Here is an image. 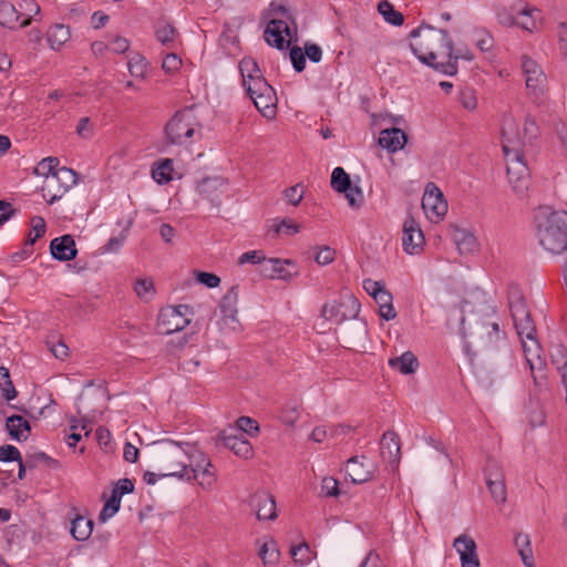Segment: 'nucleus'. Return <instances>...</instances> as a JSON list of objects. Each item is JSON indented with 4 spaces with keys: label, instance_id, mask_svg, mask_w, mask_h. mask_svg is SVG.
I'll return each mask as SVG.
<instances>
[{
    "label": "nucleus",
    "instance_id": "b1692460",
    "mask_svg": "<svg viewBox=\"0 0 567 567\" xmlns=\"http://www.w3.org/2000/svg\"><path fill=\"white\" fill-rule=\"evenodd\" d=\"M444 55L446 56V61H440L439 65H435V70L444 73L446 75H454L457 72V61L458 59H464L471 61L474 59L473 53L470 50H457L455 51L453 48L452 41H450V45L446 51H444Z\"/></svg>",
    "mask_w": 567,
    "mask_h": 567
},
{
    "label": "nucleus",
    "instance_id": "c85d7f7f",
    "mask_svg": "<svg viewBox=\"0 0 567 567\" xmlns=\"http://www.w3.org/2000/svg\"><path fill=\"white\" fill-rule=\"evenodd\" d=\"M71 38L70 28L62 23H55L47 31V41L49 47L59 51Z\"/></svg>",
    "mask_w": 567,
    "mask_h": 567
},
{
    "label": "nucleus",
    "instance_id": "e2e57ef3",
    "mask_svg": "<svg viewBox=\"0 0 567 567\" xmlns=\"http://www.w3.org/2000/svg\"><path fill=\"white\" fill-rule=\"evenodd\" d=\"M182 66V59L175 53H168L163 59L162 68L167 73H173Z\"/></svg>",
    "mask_w": 567,
    "mask_h": 567
},
{
    "label": "nucleus",
    "instance_id": "09e8293b",
    "mask_svg": "<svg viewBox=\"0 0 567 567\" xmlns=\"http://www.w3.org/2000/svg\"><path fill=\"white\" fill-rule=\"evenodd\" d=\"M127 68L132 76L143 78L146 70V61L140 54H134L127 62Z\"/></svg>",
    "mask_w": 567,
    "mask_h": 567
},
{
    "label": "nucleus",
    "instance_id": "f3484780",
    "mask_svg": "<svg viewBox=\"0 0 567 567\" xmlns=\"http://www.w3.org/2000/svg\"><path fill=\"white\" fill-rule=\"evenodd\" d=\"M248 505L256 513L259 520H274L277 518L274 496L266 491H257L249 499Z\"/></svg>",
    "mask_w": 567,
    "mask_h": 567
},
{
    "label": "nucleus",
    "instance_id": "4d7b16f0",
    "mask_svg": "<svg viewBox=\"0 0 567 567\" xmlns=\"http://www.w3.org/2000/svg\"><path fill=\"white\" fill-rule=\"evenodd\" d=\"M476 47L482 52H491L494 48V39L493 37L485 30H480L476 32Z\"/></svg>",
    "mask_w": 567,
    "mask_h": 567
},
{
    "label": "nucleus",
    "instance_id": "69168bd1",
    "mask_svg": "<svg viewBox=\"0 0 567 567\" xmlns=\"http://www.w3.org/2000/svg\"><path fill=\"white\" fill-rule=\"evenodd\" d=\"M300 184L291 186L285 190V198L292 206H297L303 198V192L299 190Z\"/></svg>",
    "mask_w": 567,
    "mask_h": 567
},
{
    "label": "nucleus",
    "instance_id": "6ab92c4d",
    "mask_svg": "<svg viewBox=\"0 0 567 567\" xmlns=\"http://www.w3.org/2000/svg\"><path fill=\"white\" fill-rule=\"evenodd\" d=\"M453 547L460 554L462 567H480L475 540L463 534L454 539Z\"/></svg>",
    "mask_w": 567,
    "mask_h": 567
},
{
    "label": "nucleus",
    "instance_id": "cd10ccee",
    "mask_svg": "<svg viewBox=\"0 0 567 567\" xmlns=\"http://www.w3.org/2000/svg\"><path fill=\"white\" fill-rule=\"evenodd\" d=\"M381 455L389 463L399 462L400 442L395 432L389 431L383 434L381 440Z\"/></svg>",
    "mask_w": 567,
    "mask_h": 567
},
{
    "label": "nucleus",
    "instance_id": "f704fd0d",
    "mask_svg": "<svg viewBox=\"0 0 567 567\" xmlns=\"http://www.w3.org/2000/svg\"><path fill=\"white\" fill-rule=\"evenodd\" d=\"M93 525V520L83 516H76L71 522V535L79 542L86 540L92 534Z\"/></svg>",
    "mask_w": 567,
    "mask_h": 567
},
{
    "label": "nucleus",
    "instance_id": "aec40b11",
    "mask_svg": "<svg viewBox=\"0 0 567 567\" xmlns=\"http://www.w3.org/2000/svg\"><path fill=\"white\" fill-rule=\"evenodd\" d=\"M226 184V179L223 177H206L197 184V192L214 206L218 207L221 203V196Z\"/></svg>",
    "mask_w": 567,
    "mask_h": 567
},
{
    "label": "nucleus",
    "instance_id": "f03ea898",
    "mask_svg": "<svg viewBox=\"0 0 567 567\" xmlns=\"http://www.w3.org/2000/svg\"><path fill=\"white\" fill-rule=\"evenodd\" d=\"M410 48L414 55L425 65L435 69L440 61V49H447L450 45V35L447 30L437 29L430 24L422 23L419 28L410 32Z\"/></svg>",
    "mask_w": 567,
    "mask_h": 567
},
{
    "label": "nucleus",
    "instance_id": "49530a36",
    "mask_svg": "<svg viewBox=\"0 0 567 567\" xmlns=\"http://www.w3.org/2000/svg\"><path fill=\"white\" fill-rule=\"evenodd\" d=\"M259 557L265 565L274 564L279 558V550L276 543L271 539L269 543H265L259 549Z\"/></svg>",
    "mask_w": 567,
    "mask_h": 567
},
{
    "label": "nucleus",
    "instance_id": "c756f323",
    "mask_svg": "<svg viewBox=\"0 0 567 567\" xmlns=\"http://www.w3.org/2000/svg\"><path fill=\"white\" fill-rule=\"evenodd\" d=\"M452 237L460 254L462 255L471 254L477 248L475 236L464 228L455 227L452 231Z\"/></svg>",
    "mask_w": 567,
    "mask_h": 567
},
{
    "label": "nucleus",
    "instance_id": "de8ad7c7",
    "mask_svg": "<svg viewBox=\"0 0 567 567\" xmlns=\"http://www.w3.org/2000/svg\"><path fill=\"white\" fill-rule=\"evenodd\" d=\"M477 332L483 337L486 334V342L492 343L499 338V326L496 321H486L482 322L480 327H477Z\"/></svg>",
    "mask_w": 567,
    "mask_h": 567
},
{
    "label": "nucleus",
    "instance_id": "1a4fd4ad",
    "mask_svg": "<svg viewBox=\"0 0 567 567\" xmlns=\"http://www.w3.org/2000/svg\"><path fill=\"white\" fill-rule=\"evenodd\" d=\"M190 315L193 310L188 305L167 306L158 315V328L164 334L183 330L190 323Z\"/></svg>",
    "mask_w": 567,
    "mask_h": 567
},
{
    "label": "nucleus",
    "instance_id": "a18cd8bd",
    "mask_svg": "<svg viewBox=\"0 0 567 567\" xmlns=\"http://www.w3.org/2000/svg\"><path fill=\"white\" fill-rule=\"evenodd\" d=\"M121 505V498L117 495L112 494L107 502L104 504L102 511L99 514V520L104 523L113 515L117 513Z\"/></svg>",
    "mask_w": 567,
    "mask_h": 567
},
{
    "label": "nucleus",
    "instance_id": "338daca9",
    "mask_svg": "<svg viewBox=\"0 0 567 567\" xmlns=\"http://www.w3.org/2000/svg\"><path fill=\"white\" fill-rule=\"evenodd\" d=\"M134 491V484L130 478L120 480L115 487L112 489V494L117 495L122 498L123 495L130 494Z\"/></svg>",
    "mask_w": 567,
    "mask_h": 567
},
{
    "label": "nucleus",
    "instance_id": "79ce46f5",
    "mask_svg": "<svg viewBox=\"0 0 567 567\" xmlns=\"http://www.w3.org/2000/svg\"><path fill=\"white\" fill-rule=\"evenodd\" d=\"M0 390L1 395L7 400L11 401L17 398L18 392L10 379L9 370L4 367H0Z\"/></svg>",
    "mask_w": 567,
    "mask_h": 567
},
{
    "label": "nucleus",
    "instance_id": "9d476101",
    "mask_svg": "<svg viewBox=\"0 0 567 567\" xmlns=\"http://www.w3.org/2000/svg\"><path fill=\"white\" fill-rule=\"evenodd\" d=\"M188 467V474L185 475L188 481L196 480L205 489H210L214 486L216 482L215 468L204 453L197 451L190 454Z\"/></svg>",
    "mask_w": 567,
    "mask_h": 567
},
{
    "label": "nucleus",
    "instance_id": "393cba45",
    "mask_svg": "<svg viewBox=\"0 0 567 567\" xmlns=\"http://www.w3.org/2000/svg\"><path fill=\"white\" fill-rule=\"evenodd\" d=\"M406 141V134L398 127L382 130L379 136V145L391 153L402 150Z\"/></svg>",
    "mask_w": 567,
    "mask_h": 567
},
{
    "label": "nucleus",
    "instance_id": "c03bdc74",
    "mask_svg": "<svg viewBox=\"0 0 567 567\" xmlns=\"http://www.w3.org/2000/svg\"><path fill=\"white\" fill-rule=\"evenodd\" d=\"M134 291L141 299L145 301L151 300L155 295V287L153 280L150 278L137 279L134 285Z\"/></svg>",
    "mask_w": 567,
    "mask_h": 567
},
{
    "label": "nucleus",
    "instance_id": "e433bc0d",
    "mask_svg": "<svg viewBox=\"0 0 567 567\" xmlns=\"http://www.w3.org/2000/svg\"><path fill=\"white\" fill-rule=\"evenodd\" d=\"M518 554L526 567H536L533 557L530 539L527 534L518 533L514 539Z\"/></svg>",
    "mask_w": 567,
    "mask_h": 567
},
{
    "label": "nucleus",
    "instance_id": "bf43d9fd",
    "mask_svg": "<svg viewBox=\"0 0 567 567\" xmlns=\"http://www.w3.org/2000/svg\"><path fill=\"white\" fill-rule=\"evenodd\" d=\"M458 100L461 104L467 110H474L477 105L475 92L471 87L461 90L458 93Z\"/></svg>",
    "mask_w": 567,
    "mask_h": 567
},
{
    "label": "nucleus",
    "instance_id": "5701e85b",
    "mask_svg": "<svg viewBox=\"0 0 567 567\" xmlns=\"http://www.w3.org/2000/svg\"><path fill=\"white\" fill-rule=\"evenodd\" d=\"M365 456H353L347 461L346 473L352 483L361 484L373 477V470L370 464H365Z\"/></svg>",
    "mask_w": 567,
    "mask_h": 567
},
{
    "label": "nucleus",
    "instance_id": "864d4df0",
    "mask_svg": "<svg viewBox=\"0 0 567 567\" xmlns=\"http://www.w3.org/2000/svg\"><path fill=\"white\" fill-rule=\"evenodd\" d=\"M290 555L295 563H300L301 565L310 561V547L307 543H302L298 546H292L290 549Z\"/></svg>",
    "mask_w": 567,
    "mask_h": 567
},
{
    "label": "nucleus",
    "instance_id": "72a5a7b5",
    "mask_svg": "<svg viewBox=\"0 0 567 567\" xmlns=\"http://www.w3.org/2000/svg\"><path fill=\"white\" fill-rule=\"evenodd\" d=\"M254 101L255 106L257 110L265 116V117H274L276 114V102L277 96L276 92L271 91V93H265L256 95L251 99Z\"/></svg>",
    "mask_w": 567,
    "mask_h": 567
},
{
    "label": "nucleus",
    "instance_id": "3c124183",
    "mask_svg": "<svg viewBox=\"0 0 567 567\" xmlns=\"http://www.w3.org/2000/svg\"><path fill=\"white\" fill-rule=\"evenodd\" d=\"M172 161L165 159L156 169L153 171V178L158 183H167L172 179Z\"/></svg>",
    "mask_w": 567,
    "mask_h": 567
},
{
    "label": "nucleus",
    "instance_id": "603ef678",
    "mask_svg": "<svg viewBox=\"0 0 567 567\" xmlns=\"http://www.w3.org/2000/svg\"><path fill=\"white\" fill-rule=\"evenodd\" d=\"M238 432L255 436L259 432L258 422L249 416H240L237 421Z\"/></svg>",
    "mask_w": 567,
    "mask_h": 567
},
{
    "label": "nucleus",
    "instance_id": "473e14b6",
    "mask_svg": "<svg viewBox=\"0 0 567 567\" xmlns=\"http://www.w3.org/2000/svg\"><path fill=\"white\" fill-rule=\"evenodd\" d=\"M374 301L379 306V315L382 319L390 321L396 317V311L393 307V297L392 293L385 288L379 291L373 297Z\"/></svg>",
    "mask_w": 567,
    "mask_h": 567
},
{
    "label": "nucleus",
    "instance_id": "8fccbe9b",
    "mask_svg": "<svg viewBox=\"0 0 567 567\" xmlns=\"http://www.w3.org/2000/svg\"><path fill=\"white\" fill-rule=\"evenodd\" d=\"M271 230L274 231L275 235H278L280 233H285L287 235H295L299 233L300 225L296 224L290 218H284L280 223L274 224Z\"/></svg>",
    "mask_w": 567,
    "mask_h": 567
},
{
    "label": "nucleus",
    "instance_id": "f8f14e48",
    "mask_svg": "<svg viewBox=\"0 0 567 567\" xmlns=\"http://www.w3.org/2000/svg\"><path fill=\"white\" fill-rule=\"evenodd\" d=\"M76 183L78 174L75 171L68 167L58 168L53 172L51 177H48L42 188L43 192H48L49 194L58 188V192L53 193L50 198L47 199L48 204L52 205L54 202L59 200L63 194Z\"/></svg>",
    "mask_w": 567,
    "mask_h": 567
},
{
    "label": "nucleus",
    "instance_id": "680f3d73",
    "mask_svg": "<svg viewBox=\"0 0 567 567\" xmlns=\"http://www.w3.org/2000/svg\"><path fill=\"white\" fill-rule=\"evenodd\" d=\"M290 60L296 72H302L306 68V55L301 48L293 47L290 50Z\"/></svg>",
    "mask_w": 567,
    "mask_h": 567
},
{
    "label": "nucleus",
    "instance_id": "423d86ee",
    "mask_svg": "<svg viewBox=\"0 0 567 567\" xmlns=\"http://www.w3.org/2000/svg\"><path fill=\"white\" fill-rule=\"evenodd\" d=\"M276 13L280 17L274 18L267 24L264 38L265 41L270 45L278 50H284L286 48V40L284 38V33L288 38H292V30L290 23L293 25V31L296 32L297 27L293 20V17L289 9L280 6Z\"/></svg>",
    "mask_w": 567,
    "mask_h": 567
},
{
    "label": "nucleus",
    "instance_id": "a19ab883",
    "mask_svg": "<svg viewBox=\"0 0 567 567\" xmlns=\"http://www.w3.org/2000/svg\"><path fill=\"white\" fill-rule=\"evenodd\" d=\"M239 70L243 76L244 84H246L248 81L254 80V78L262 75L256 60L249 56L244 58L239 62Z\"/></svg>",
    "mask_w": 567,
    "mask_h": 567
},
{
    "label": "nucleus",
    "instance_id": "39448f33",
    "mask_svg": "<svg viewBox=\"0 0 567 567\" xmlns=\"http://www.w3.org/2000/svg\"><path fill=\"white\" fill-rule=\"evenodd\" d=\"M188 454L179 443L169 441L158 452V462L163 465L165 472L161 477L184 478L188 474Z\"/></svg>",
    "mask_w": 567,
    "mask_h": 567
},
{
    "label": "nucleus",
    "instance_id": "6e6552de",
    "mask_svg": "<svg viewBox=\"0 0 567 567\" xmlns=\"http://www.w3.org/2000/svg\"><path fill=\"white\" fill-rule=\"evenodd\" d=\"M360 302L353 295H344L339 300L326 302L321 316L337 324L344 320L355 319L360 312Z\"/></svg>",
    "mask_w": 567,
    "mask_h": 567
},
{
    "label": "nucleus",
    "instance_id": "4be33fe9",
    "mask_svg": "<svg viewBox=\"0 0 567 567\" xmlns=\"http://www.w3.org/2000/svg\"><path fill=\"white\" fill-rule=\"evenodd\" d=\"M50 251L52 257L60 261L73 260L78 255L76 245L71 235H63L52 239Z\"/></svg>",
    "mask_w": 567,
    "mask_h": 567
},
{
    "label": "nucleus",
    "instance_id": "412c9836",
    "mask_svg": "<svg viewBox=\"0 0 567 567\" xmlns=\"http://www.w3.org/2000/svg\"><path fill=\"white\" fill-rule=\"evenodd\" d=\"M532 12H537V9L528 4L523 6L520 2L513 3L509 7H496L497 21L504 27H514L516 24L517 17H526Z\"/></svg>",
    "mask_w": 567,
    "mask_h": 567
},
{
    "label": "nucleus",
    "instance_id": "c9c22d12",
    "mask_svg": "<svg viewBox=\"0 0 567 567\" xmlns=\"http://www.w3.org/2000/svg\"><path fill=\"white\" fill-rule=\"evenodd\" d=\"M288 259L281 260L277 258L267 259V265L264 266L262 271L270 278L289 279L291 274L285 268V265H290Z\"/></svg>",
    "mask_w": 567,
    "mask_h": 567
},
{
    "label": "nucleus",
    "instance_id": "4c0bfd02",
    "mask_svg": "<svg viewBox=\"0 0 567 567\" xmlns=\"http://www.w3.org/2000/svg\"><path fill=\"white\" fill-rule=\"evenodd\" d=\"M20 14L12 3L0 0V24L9 29H16Z\"/></svg>",
    "mask_w": 567,
    "mask_h": 567
},
{
    "label": "nucleus",
    "instance_id": "58836bf2",
    "mask_svg": "<svg viewBox=\"0 0 567 567\" xmlns=\"http://www.w3.org/2000/svg\"><path fill=\"white\" fill-rule=\"evenodd\" d=\"M378 11L383 16L384 20L395 27H400L404 22V17L396 11L388 0H381L378 4Z\"/></svg>",
    "mask_w": 567,
    "mask_h": 567
},
{
    "label": "nucleus",
    "instance_id": "bb28decb",
    "mask_svg": "<svg viewBox=\"0 0 567 567\" xmlns=\"http://www.w3.org/2000/svg\"><path fill=\"white\" fill-rule=\"evenodd\" d=\"M238 287L233 286L221 298L219 308L225 320L233 323H238L237 320V302H238Z\"/></svg>",
    "mask_w": 567,
    "mask_h": 567
},
{
    "label": "nucleus",
    "instance_id": "052dcab7",
    "mask_svg": "<svg viewBox=\"0 0 567 567\" xmlns=\"http://www.w3.org/2000/svg\"><path fill=\"white\" fill-rule=\"evenodd\" d=\"M0 461L1 462H13L17 461L21 463V454L18 447L13 445H2L0 446Z\"/></svg>",
    "mask_w": 567,
    "mask_h": 567
},
{
    "label": "nucleus",
    "instance_id": "13d9d810",
    "mask_svg": "<svg viewBox=\"0 0 567 567\" xmlns=\"http://www.w3.org/2000/svg\"><path fill=\"white\" fill-rule=\"evenodd\" d=\"M261 262H267V258L261 250L246 251L238 258V265H257Z\"/></svg>",
    "mask_w": 567,
    "mask_h": 567
},
{
    "label": "nucleus",
    "instance_id": "0eeeda50",
    "mask_svg": "<svg viewBox=\"0 0 567 567\" xmlns=\"http://www.w3.org/2000/svg\"><path fill=\"white\" fill-rule=\"evenodd\" d=\"M195 115L190 109L177 111L165 125V135L169 144L182 145L195 132Z\"/></svg>",
    "mask_w": 567,
    "mask_h": 567
},
{
    "label": "nucleus",
    "instance_id": "6e6d98bb",
    "mask_svg": "<svg viewBox=\"0 0 567 567\" xmlns=\"http://www.w3.org/2000/svg\"><path fill=\"white\" fill-rule=\"evenodd\" d=\"M280 419L287 426H293L299 419V409L296 404H287L280 414Z\"/></svg>",
    "mask_w": 567,
    "mask_h": 567
},
{
    "label": "nucleus",
    "instance_id": "7c9ffc66",
    "mask_svg": "<svg viewBox=\"0 0 567 567\" xmlns=\"http://www.w3.org/2000/svg\"><path fill=\"white\" fill-rule=\"evenodd\" d=\"M508 305L513 321L523 320L525 317L530 316L525 298L516 288L509 290Z\"/></svg>",
    "mask_w": 567,
    "mask_h": 567
},
{
    "label": "nucleus",
    "instance_id": "ddd939ff",
    "mask_svg": "<svg viewBox=\"0 0 567 567\" xmlns=\"http://www.w3.org/2000/svg\"><path fill=\"white\" fill-rule=\"evenodd\" d=\"M331 187L344 194L349 206L359 208L363 203V194L359 186L352 185L349 174L342 167H336L331 174Z\"/></svg>",
    "mask_w": 567,
    "mask_h": 567
},
{
    "label": "nucleus",
    "instance_id": "4468645a",
    "mask_svg": "<svg viewBox=\"0 0 567 567\" xmlns=\"http://www.w3.org/2000/svg\"><path fill=\"white\" fill-rule=\"evenodd\" d=\"M422 208L431 220H440L447 213L443 193L434 183H429L422 197Z\"/></svg>",
    "mask_w": 567,
    "mask_h": 567
},
{
    "label": "nucleus",
    "instance_id": "dca6fc26",
    "mask_svg": "<svg viewBox=\"0 0 567 567\" xmlns=\"http://www.w3.org/2000/svg\"><path fill=\"white\" fill-rule=\"evenodd\" d=\"M424 245V235L419 223L408 216L403 223L402 246L405 252L413 255L422 250Z\"/></svg>",
    "mask_w": 567,
    "mask_h": 567
},
{
    "label": "nucleus",
    "instance_id": "a878e982",
    "mask_svg": "<svg viewBox=\"0 0 567 567\" xmlns=\"http://www.w3.org/2000/svg\"><path fill=\"white\" fill-rule=\"evenodd\" d=\"M6 429L11 439L23 442L27 441L30 433V423L21 415L13 414L6 420Z\"/></svg>",
    "mask_w": 567,
    "mask_h": 567
},
{
    "label": "nucleus",
    "instance_id": "0e129e2a",
    "mask_svg": "<svg viewBox=\"0 0 567 567\" xmlns=\"http://www.w3.org/2000/svg\"><path fill=\"white\" fill-rule=\"evenodd\" d=\"M339 483L333 477H324L321 484V494L324 496H338L340 491Z\"/></svg>",
    "mask_w": 567,
    "mask_h": 567
},
{
    "label": "nucleus",
    "instance_id": "37998d69",
    "mask_svg": "<svg viewBox=\"0 0 567 567\" xmlns=\"http://www.w3.org/2000/svg\"><path fill=\"white\" fill-rule=\"evenodd\" d=\"M245 85L247 86V93L250 99L259 94L271 93V91H275L262 75L254 78V80L248 81Z\"/></svg>",
    "mask_w": 567,
    "mask_h": 567
},
{
    "label": "nucleus",
    "instance_id": "774afa93",
    "mask_svg": "<svg viewBox=\"0 0 567 567\" xmlns=\"http://www.w3.org/2000/svg\"><path fill=\"white\" fill-rule=\"evenodd\" d=\"M360 567H384V565L380 555L374 550H370Z\"/></svg>",
    "mask_w": 567,
    "mask_h": 567
},
{
    "label": "nucleus",
    "instance_id": "a211bd4d",
    "mask_svg": "<svg viewBox=\"0 0 567 567\" xmlns=\"http://www.w3.org/2000/svg\"><path fill=\"white\" fill-rule=\"evenodd\" d=\"M217 444L229 449L239 457L248 460L252 456L250 442L238 430H231L229 433L227 431L221 432L218 435Z\"/></svg>",
    "mask_w": 567,
    "mask_h": 567
},
{
    "label": "nucleus",
    "instance_id": "ea45409f",
    "mask_svg": "<svg viewBox=\"0 0 567 567\" xmlns=\"http://www.w3.org/2000/svg\"><path fill=\"white\" fill-rule=\"evenodd\" d=\"M155 35L157 41H159L164 47L173 48L177 31L172 24L167 22H159L156 27Z\"/></svg>",
    "mask_w": 567,
    "mask_h": 567
},
{
    "label": "nucleus",
    "instance_id": "5fc2aeb1",
    "mask_svg": "<svg viewBox=\"0 0 567 567\" xmlns=\"http://www.w3.org/2000/svg\"><path fill=\"white\" fill-rule=\"evenodd\" d=\"M58 165H59V159L56 157H47V158H43L38 167L35 168V173L37 174H41V175H44L47 178L48 177H51V175L53 174V172H55L58 168Z\"/></svg>",
    "mask_w": 567,
    "mask_h": 567
},
{
    "label": "nucleus",
    "instance_id": "f257e3e1",
    "mask_svg": "<svg viewBox=\"0 0 567 567\" xmlns=\"http://www.w3.org/2000/svg\"><path fill=\"white\" fill-rule=\"evenodd\" d=\"M538 126L534 117H525L523 131H518L512 118L503 126V152L506 159L508 182L518 197H524L530 187V171L525 161V147L537 137Z\"/></svg>",
    "mask_w": 567,
    "mask_h": 567
},
{
    "label": "nucleus",
    "instance_id": "2f4dec72",
    "mask_svg": "<svg viewBox=\"0 0 567 567\" xmlns=\"http://www.w3.org/2000/svg\"><path fill=\"white\" fill-rule=\"evenodd\" d=\"M389 365L400 371L402 374H412L419 367L417 358L411 351L404 352L400 357L389 359Z\"/></svg>",
    "mask_w": 567,
    "mask_h": 567
},
{
    "label": "nucleus",
    "instance_id": "7ed1b4c3",
    "mask_svg": "<svg viewBox=\"0 0 567 567\" xmlns=\"http://www.w3.org/2000/svg\"><path fill=\"white\" fill-rule=\"evenodd\" d=\"M539 245L551 255L567 254V212H550L537 217Z\"/></svg>",
    "mask_w": 567,
    "mask_h": 567
},
{
    "label": "nucleus",
    "instance_id": "9b49d317",
    "mask_svg": "<svg viewBox=\"0 0 567 567\" xmlns=\"http://www.w3.org/2000/svg\"><path fill=\"white\" fill-rule=\"evenodd\" d=\"M522 71L528 94L534 101H539L545 93L546 75L540 65L529 56L522 58Z\"/></svg>",
    "mask_w": 567,
    "mask_h": 567
},
{
    "label": "nucleus",
    "instance_id": "2eb2a0df",
    "mask_svg": "<svg viewBox=\"0 0 567 567\" xmlns=\"http://www.w3.org/2000/svg\"><path fill=\"white\" fill-rule=\"evenodd\" d=\"M485 478L487 488L495 503L504 504L507 498L504 475L498 463L493 458H487Z\"/></svg>",
    "mask_w": 567,
    "mask_h": 567
},
{
    "label": "nucleus",
    "instance_id": "20e7f679",
    "mask_svg": "<svg viewBox=\"0 0 567 567\" xmlns=\"http://www.w3.org/2000/svg\"><path fill=\"white\" fill-rule=\"evenodd\" d=\"M513 322L522 341L525 359L532 371L534 382L536 385H542L543 380L545 379L543 361L540 359L542 349L536 338L537 332L532 316Z\"/></svg>",
    "mask_w": 567,
    "mask_h": 567
}]
</instances>
